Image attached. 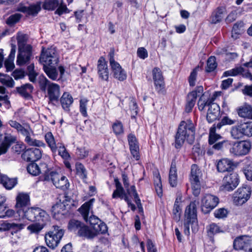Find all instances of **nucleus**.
<instances>
[{"label":"nucleus","instance_id":"1","mask_svg":"<svg viewBox=\"0 0 252 252\" xmlns=\"http://www.w3.org/2000/svg\"><path fill=\"white\" fill-rule=\"evenodd\" d=\"M39 62L43 65V70L48 77L53 80L58 79L57 65L59 63V55L54 47L42 49Z\"/></svg>","mask_w":252,"mask_h":252},{"label":"nucleus","instance_id":"2","mask_svg":"<svg viewBox=\"0 0 252 252\" xmlns=\"http://www.w3.org/2000/svg\"><path fill=\"white\" fill-rule=\"evenodd\" d=\"M194 138L195 127L194 124L190 120L182 121L175 136V148L176 149L180 148L185 140L191 144Z\"/></svg>","mask_w":252,"mask_h":252},{"label":"nucleus","instance_id":"3","mask_svg":"<svg viewBox=\"0 0 252 252\" xmlns=\"http://www.w3.org/2000/svg\"><path fill=\"white\" fill-rule=\"evenodd\" d=\"M190 225L192 232L196 233L198 230V225L196 215V205L195 201L190 202L185 210L184 232L187 236H189L190 234Z\"/></svg>","mask_w":252,"mask_h":252},{"label":"nucleus","instance_id":"4","mask_svg":"<svg viewBox=\"0 0 252 252\" xmlns=\"http://www.w3.org/2000/svg\"><path fill=\"white\" fill-rule=\"evenodd\" d=\"M20 219H26L31 221H49L50 217L45 211L37 207H27L18 214Z\"/></svg>","mask_w":252,"mask_h":252},{"label":"nucleus","instance_id":"5","mask_svg":"<svg viewBox=\"0 0 252 252\" xmlns=\"http://www.w3.org/2000/svg\"><path fill=\"white\" fill-rule=\"evenodd\" d=\"M54 229L45 234V240L46 245L52 249H54L59 244L64 234L63 229L57 225H54Z\"/></svg>","mask_w":252,"mask_h":252},{"label":"nucleus","instance_id":"6","mask_svg":"<svg viewBox=\"0 0 252 252\" xmlns=\"http://www.w3.org/2000/svg\"><path fill=\"white\" fill-rule=\"evenodd\" d=\"M252 187L248 185H243L233 194V201L236 205H242L250 198Z\"/></svg>","mask_w":252,"mask_h":252},{"label":"nucleus","instance_id":"7","mask_svg":"<svg viewBox=\"0 0 252 252\" xmlns=\"http://www.w3.org/2000/svg\"><path fill=\"white\" fill-rule=\"evenodd\" d=\"M45 181H51L57 188L62 189H66L69 186L66 177L50 170L48 175H45Z\"/></svg>","mask_w":252,"mask_h":252},{"label":"nucleus","instance_id":"8","mask_svg":"<svg viewBox=\"0 0 252 252\" xmlns=\"http://www.w3.org/2000/svg\"><path fill=\"white\" fill-rule=\"evenodd\" d=\"M239 183L238 175L235 172H232L223 177L220 189L223 191H232L237 188Z\"/></svg>","mask_w":252,"mask_h":252},{"label":"nucleus","instance_id":"9","mask_svg":"<svg viewBox=\"0 0 252 252\" xmlns=\"http://www.w3.org/2000/svg\"><path fill=\"white\" fill-rule=\"evenodd\" d=\"M109 60L114 78L120 81L126 80L127 75L120 64L114 60V50H111L109 55Z\"/></svg>","mask_w":252,"mask_h":252},{"label":"nucleus","instance_id":"10","mask_svg":"<svg viewBox=\"0 0 252 252\" xmlns=\"http://www.w3.org/2000/svg\"><path fill=\"white\" fill-rule=\"evenodd\" d=\"M251 149V143L248 140L235 142L229 149L230 153L236 156H243L247 155Z\"/></svg>","mask_w":252,"mask_h":252},{"label":"nucleus","instance_id":"11","mask_svg":"<svg viewBox=\"0 0 252 252\" xmlns=\"http://www.w3.org/2000/svg\"><path fill=\"white\" fill-rule=\"evenodd\" d=\"M217 95L218 93L215 92L211 97L208 99L209 107L207 111L206 119L209 123H212L216 120L220 116V106L218 104L214 102Z\"/></svg>","mask_w":252,"mask_h":252},{"label":"nucleus","instance_id":"12","mask_svg":"<svg viewBox=\"0 0 252 252\" xmlns=\"http://www.w3.org/2000/svg\"><path fill=\"white\" fill-rule=\"evenodd\" d=\"M219 198L211 194H206L201 200V209L204 214L209 213L219 204Z\"/></svg>","mask_w":252,"mask_h":252},{"label":"nucleus","instance_id":"13","mask_svg":"<svg viewBox=\"0 0 252 252\" xmlns=\"http://www.w3.org/2000/svg\"><path fill=\"white\" fill-rule=\"evenodd\" d=\"M252 238L249 236H243L236 238L233 242V247L237 250H244L252 252Z\"/></svg>","mask_w":252,"mask_h":252},{"label":"nucleus","instance_id":"14","mask_svg":"<svg viewBox=\"0 0 252 252\" xmlns=\"http://www.w3.org/2000/svg\"><path fill=\"white\" fill-rule=\"evenodd\" d=\"M27 169L28 172L33 176H37L39 174H41V178L44 181H45V175H48L50 171L47 164L45 163H40L39 165H37L36 163L32 162L29 164Z\"/></svg>","mask_w":252,"mask_h":252},{"label":"nucleus","instance_id":"15","mask_svg":"<svg viewBox=\"0 0 252 252\" xmlns=\"http://www.w3.org/2000/svg\"><path fill=\"white\" fill-rule=\"evenodd\" d=\"M152 76L156 89L159 92L164 89L165 84L164 77L161 69L158 67H155L152 70Z\"/></svg>","mask_w":252,"mask_h":252},{"label":"nucleus","instance_id":"16","mask_svg":"<svg viewBox=\"0 0 252 252\" xmlns=\"http://www.w3.org/2000/svg\"><path fill=\"white\" fill-rule=\"evenodd\" d=\"M127 140L130 153L133 158L138 160L140 158L139 146L136 136L132 133L127 135Z\"/></svg>","mask_w":252,"mask_h":252},{"label":"nucleus","instance_id":"17","mask_svg":"<svg viewBox=\"0 0 252 252\" xmlns=\"http://www.w3.org/2000/svg\"><path fill=\"white\" fill-rule=\"evenodd\" d=\"M30 197L28 194L24 193H19L16 197L15 209L17 214L20 211L24 210L30 204Z\"/></svg>","mask_w":252,"mask_h":252},{"label":"nucleus","instance_id":"18","mask_svg":"<svg viewBox=\"0 0 252 252\" xmlns=\"http://www.w3.org/2000/svg\"><path fill=\"white\" fill-rule=\"evenodd\" d=\"M97 73L99 77L104 81H108L109 78V70L105 59L101 57L97 61Z\"/></svg>","mask_w":252,"mask_h":252},{"label":"nucleus","instance_id":"19","mask_svg":"<svg viewBox=\"0 0 252 252\" xmlns=\"http://www.w3.org/2000/svg\"><path fill=\"white\" fill-rule=\"evenodd\" d=\"M65 203L64 201L62 202L60 200L52 206V212L56 219L60 220L64 218V215L66 213Z\"/></svg>","mask_w":252,"mask_h":252},{"label":"nucleus","instance_id":"20","mask_svg":"<svg viewBox=\"0 0 252 252\" xmlns=\"http://www.w3.org/2000/svg\"><path fill=\"white\" fill-rule=\"evenodd\" d=\"M41 5V2L40 1L31 4L29 6L20 5L18 8V10L29 15L34 16L40 11Z\"/></svg>","mask_w":252,"mask_h":252},{"label":"nucleus","instance_id":"21","mask_svg":"<svg viewBox=\"0 0 252 252\" xmlns=\"http://www.w3.org/2000/svg\"><path fill=\"white\" fill-rule=\"evenodd\" d=\"M32 49L18 50L16 63L19 65H23L29 63L32 57Z\"/></svg>","mask_w":252,"mask_h":252},{"label":"nucleus","instance_id":"22","mask_svg":"<svg viewBox=\"0 0 252 252\" xmlns=\"http://www.w3.org/2000/svg\"><path fill=\"white\" fill-rule=\"evenodd\" d=\"M42 156L41 151L38 148H29L27 149L23 154L25 160L34 161L39 159Z\"/></svg>","mask_w":252,"mask_h":252},{"label":"nucleus","instance_id":"23","mask_svg":"<svg viewBox=\"0 0 252 252\" xmlns=\"http://www.w3.org/2000/svg\"><path fill=\"white\" fill-rule=\"evenodd\" d=\"M15 136L10 134H5L2 143L0 146V155L5 154L11 144L16 142Z\"/></svg>","mask_w":252,"mask_h":252},{"label":"nucleus","instance_id":"24","mask_svg":"<svg viewBox=\"0 0 252 252\" xmlns=\"http://www.w3.org/2000/svg\"><path fill=\"white\" fill-rule=\"evenodd\" d=\"M16 49V45L12 44L10 53L4 62V66L6 68L7 71H11L15 67L14 60L15 56Z\"/></svg>","mask_w":252,"mask_h":252},{"label":"nucleus","instance_id":"25","mask_svg":"<svg viewBox=\"0 0 252 252\" xmlns=\"http://www.w3.org/2000/svg\"><path fill=\"white\" fill-rule=\"evenodd\" d=\"M49 98L51 101H57L60 95V86L57 84L51 83L47 89Z\"/></svg>","mask_w":252,"mask_h":252},{"label":"nucleus","instance_id":"26","mask_svg":"<svg viewBox=\"0 0 252 252\" xmlns=\"http://www.w3.org/2000/svg\"><path fill=\"white\" fill-rule=\"evenodd\" d=\"M94 201V198H92L79 208L78 211L81 214L84 220H87V217L89 216L90 213H92L93 205Z\"/></svg>","mask_w":252,"mask_h":252},{"label":"nucleus","instance_id":"27","mask_svg":"<svg viewBox=\"0 0 252 252\" xmlns=\"http://www.w3.org/2000/svg\"><path fill=\"white\" fill-rule=\"evenodd\" d=\"M232 162L227 158L220 160L217 164V168L219 172H225L230 171L232 169Z\"/></svg>","mask_w":252,"mask_h":252},{"label":"nucleus","instance_id":"28","mask_svg":"<svg viewBox=\"0 0 252 252\" xmlns=\"http://www.w3.org/2000/svg\"><path fill=\"white\" fill-rule=\"evenodd\" d=\"M225 9L223 7H218L214 11L210 18L211 23L216 24L220 23L224 17Z\"/></svg>","mask_w":252,"mask_h":252},{"label":"nucleus","instance_id":"29","mask_svg":"<svg viewBox=\"0 0 252 252\" xmlns=\"http://www.w3.org/2000/svg\"><path fill=\"white\" fill-rule=\"evenodd\" d=\"M217 128V127L216 126V124H214L210 128L208 139V143L210 145L215 144L222 139L221 136L216 133V131Z\"/></svg>","mask_w":252,"mask_h":252},{"label":"nucleus","instance_id":"30","mask_svg":"<svg viewBox=\"0 0 252 252\" xmlns=\"http://www.w3.org/2000/svg\"><path fill=\"white\" fill-rule=\"evenodd\" d=\"M78 234L80 236L84 237L88 239H92L95 236V232L94 229L84 224H83L80 229H79Z\"/></svg>","mask_w":252,"mask_h":252},{"label":"nucleus","instance_id":"31","mask_svg":"<svg viewBox=\"0 0 252 252\" xmlns=\"http://www.w3.org/2000/svg\"><path fill=\"white\" fill-rule=\"evenodd\" d=\"M0 182L3 187L7 189H12L16 184L17 180L15 178H9L7 176L0 174Z\"/></svg>","mask_w":252,"mask_h":252},{"label":"nucleus","instance_id":"32","mask_svg":"<svg viewBox=\"0 0 252 252\" xmlns=\"http://www.w3.org/2000/svg\"><path fill=\"white\" fill-rule=\"evenodd\" d=\"M28 37L24 34H18L17 36L18 50L32 49L31 45L27 44Z\"/></svg>","mask_w":252,"mask_h":252},{"label":"nucleus","instance_id":"33","mask_svg":"<svg viewBox=\"0 0 252 252\" xmlns=\"http://www.w3.org/2000/svg\"><path fill=\"white\" fill-rule=\"evenodd\" d=\"M33 89V86L30 84H26L16 88L19 94L26 98H29L31 97V93L32 92Z\"/></svg>","mask_w":252,"mask_h":252},{"label":"nucleus","instance_id":"34","mask_svg":"<svg viewBox=\"0 0 252 252\" xmlns=\"http://www.w3.org/2000/svg\"><path fill=\"white\" fill-rule=\"evenodd\" d=\"M237 113L240 117L252 119V107L250 105L246 104L239 107Z\"/></svg>","mask_w":252,"mask_h":252},{"label":"nucleus","instance_id":"35","mask_svg":"<svg viewBox=\"0 0 252 252\" xmlns=\"http://www.w3.org/2000/svg\"><path fill=\"white\" fill-rule=\"evenodd\" d=\"M169 182L171 187H176L177 185V173L175 163L172 162L169 173Z\"/></svg>","mask_w":252,"mask_h":252},{"label":"nucleus","instance_id":"36","mask_svg":"<svg viewBox=\"0 0 252 252\" xmlns=\"http://www.w3.org/2000/svg\"><path fill=\"white\" fill-rule=\"evenodd\" d=\"M61 103L62 107L65 111L69 110V107L73 101L72 96L67 93H64L61 98Z\"/></svg>","mask_w":252,"mask_h":252},{"label":"nucleus","instance_id":"37","mask_svg":"<svg viewBox=\"0 0 252 252\" xmlns=\"http://www.w3.org/2000/svg\"><path fill=\"white\" fill-rule=\"evenodd\" d=\"M45 140L48 146L50 148L51 151L55 153L58 149V146L56 144L54 136L51 132H48L44 136Z\"/></svg>","mask_w":252,"mask_h":252},{"label":"nucleus","instance_id":"38","mask_svg":"<svg viewBox=\"0 0 252 252\" xmlns=\"http://www.w3.org/2000/svg\"><path fill=\"white\" fill-rule=\"evenodd\" d=\"M202 176L201 171L196 164H193L191 167L190 181H200Z\"/></svg>","mask_w":252,"mask_h":252},{"label":"nucleus","instance_id":"39","mask_svg":"<svg viewBox=\"0 0 252 252\" xmlns=\"http://www.w3.org/2000/svg\"><path fill=\"white\" fill-rule=\"evenodd\" d=\"M241 128V124L233 126L231 128L230 134L233 139H239L243 137L244 134Z\"/></svg>","mask_w":252,"mask_h":252},{"label":"nucleus","instance_id":"40","mask_svg":"<svg viewBox=\"0 0 252 252\" xmlns=\"http://www.w3.org/2000/svg\"><path fill=\"white\" fill-rule=\"evenodd\" d=\"M32 135H30L25 138V142L30 146L45 147V144L42 141L35 139L32 137Z\"/></svg>","mask_w":252,"mask_h":252},{"label":"nucleus","instance_id":"41","mask_svg":"<svg viewBox=\"0 0 252 252\" xmlns=\"http://www.w3.org/2000/svg\"><path fill=\"white\" fill-rule=\"evenodd\" d=\"M237 123V120L231 119L228 116H224L222 118L220 122L216 124L217 129H220L221 127L225 125H233Z\"/></svg>","mask_w":252,"mask_h":252},{"label":"nucleus","instance_id":"42","mask_svg":"<svg viewBox=\"0 0 252 252\" xmlns=\"http://www.w3.org/2000/svg\"><path fill=\"white\" fill-rule=\"evenodd\" d=\"M37 223L32 224L28 226V229L32 233H38L48 221H37Z\"/></svg>","mask_w":252,"mask_h":252},{"label":"nucleus","instance_id":"43","mask_svg":"<svg viewBox=\"0 0 252 252\" xmlns=\"http://www.w3.org/2000/svg\"><path fill=\"white\" fill-rule=\"evenodd\" d=\"M243 23L240 22L235 23L232 30V37L235 39L237 38L238 35L243 31Z\"/></svg>","mask_w":252,"mask_h":252},{"label":"nucleus","instance_id":"44","mask_svg":"<svg viewBox=\"0 0 252 252\" xmlns=\"http://www.w3.org/2000/svg\"><path fill=\"white\" fill-rule=\"evenodd\" d=\"M59 5L58 0H45L42 7L43 8L48 10H53L57 7Z\"/></svg>","mask_w":252,"mask_h":252},{"label":"nucleus","instance_id":"45","mask_svg":"<svg viewBox=\"0 0 252 252\" xmlns=\"http://www.w3.org/2000/svg\"><path fill=\"white\" fill-rule=\"evenodd\" d=\"M241 124V130L243 131L244 136H252V122L243 123Z\"/></svg>","mask_w":252,"mask_h":252},{"label":"nucleus","instance_id":"46","mask_svg":"<svg viewBox=\"0 0 252 252\" xmlns=\"http://www.w3.org/2000/svg\"><path fill=\"white\" fill-rule=\"evenodd\" d=\"M154 184L156 191L159 197L162 195V187L161 184V178L159 174H158L155 178Z\"/></svg>","mask_w":252,"mask_h":252},{"label":"nucleus","instance_id":"47","mask_svg":"<svg viewBox=\"0 0 252 252\" xmlns=\"http://www.w3.org/2000/svg\"><path fill=\"white\" fill-rule=\"evenodd\" d=\"M181 212V208L180 202L178 201V198L176 199L173 209V218L176 221H179L180 219V214Z\"/></svg>","mask_w":252,"mask_h":252},{"label":"nucleus","instance_id":"48","mask_svg":"<svg viewBox=\"0 0 252 252\" xmlns=\"http://www.w3.org/2000/svg\"><path fill=\"white\" fill-rule=\"evenodd\" d=\"M217 66L216 58L214 56H211L207 60V67L206 71L208 72H210L215 70Z\"/></svg>","mask_w":252,"mask_h":252},{"label":"nucleus","instance_id":"49","mask_svg":"<svg viewBox=\"0 0 252 252\" xmlns=\"http://www.w3.org/2000/svg\"><path fill=\"white\" fill-rule=\"evenodd\" d=\"M83 223H82L80 221L75 220H71L69 221L68 224V229L72 231H76L78 230L79 231V229H80V228L82 226Z\"/></svg>","mask_w":252,"mask_h":252},{"label":"nucleus","instance_id":"50","mask_svg":"<svg viewBox=\"0 0 252 252\" xmlns=\"http://www.w3.org/2000/svg\"><path fill=\"white\" fill-rule=\"evenodd\" d=\"M51 83L44 76L41 75L38 78V84L40 89L42 91H45L46 89L49 88Z\"/></svg>","mask_w":252,"mask_h":252},{"label":"nucleus","instance_id":"51","mask_svg":"<svg viewBox=\"0 0 252 252\" xmlns=\"http://www.w3.org/2000/svg\"><path fill=\"white\" fill-rule=\"evenodd\" d=\"M244 71V69L241 66L236 67L232 69L225 71L223 76L227 77L229 76H236L242 73Z\"/></svg>","mask_w":252,"mask_h":252},{"label":"nucleus","instance_id":"52","mask_svg":"<svg viewBox=\"0 0 252 252\" xmlns=\"http://www.w3.org/2000/svg\"><path fill=\"white\" fill-rule=\"evenodd\" d=\"M112 129L116 135H119L124 133L123 125L120 121H117L113 124Z\"/></svg>","mask_w":252,"mask_h":252},{"label":"nucleus","instance_id":"53","mask_svg":"<svg viewBox=\"0 0 252 252\" xmlns=\"http://www.w3.org/2000/svg\"><path fill=\"white\" fill-rule=\"evenodd\" d=\"M193 194L198 196L201 190L200 181H190Z\"/></svg>","mask_w":252,"mask_h":252},{"label":"nucleus","instance_id":"54","mask_svg":"<svg viewBox=\"0 0 252 252\" xmlns=\"http://www.w3.org/2000/svg\"><path fill=\"white\" fill-rule=\"evenodd\" d=\"M17 132L25 138L28 135H33V131L29 125L22 126L21 128H20Z\"/></svg>","mask_w":252,"mask_h":252},{"label":"nucleus","instance_id":"55","mask_svg":"<svg viewBox=\"0 0 252 252\" xmlns=\"http://www.w3.org/2000/svg\"><path fill=\"white\" fill-rule=\"evenodd\" d=\"M77 174L82 179L87 178V171L84 165L80 163H77L75 165Z\"/></svg>","mask_w":252,"mask_h":252},{"label":"nucleus","instance_id":"56","mask_svg":"<svg viewBox=\"0 0 252 252\" xmlns=\"http://www.w3.org/2000/svg\"><path fill=\"white\" fill-rule=\"evenodd\" d=\"M1 225L3 226V229H5V228H7L8 229H15L16 231L20 230L22 229L24 227V225L22 223L17 224V223H6H6H1Z\"/></svg>","mask_w":252,"mask_h":252},{"label":"nucleus","instance_id":"57","mask_svg":"<svg viewBox=\"0 0 252 252\" xmlns=\"http://www.w3.org/2000/svg\"><path fill=\"white\" fill-rule=\"evenodd\" d=\"M207 229L208 235L210 236L220 232V227L214 223L210 224Z\"/></svg>","mask_w":252,"mask_h":252},{"label":"nucleus","instance_id":"58","mask_svg":"<svg viewBox=\"0 0 252 252\" xmlns=\"http://www.w3.org/2000/svg\"><path fill=\"white\" fill-rule=\"evenodd\" d=\"M58 146V154L64 159L67 160L70 158V156L65 147L62 144Z\"/></svg>","mask_w":252,"mask_h":252},{"label":"nucleus","instance_id":"59","mask_svg":"<svg viewBox=\"0 0 252 252\" xmlns=\"http://www.w3.org/2000/svg\"><path fill=\"white\" fill-rule=\"evenodd\" d=\"M229 142L228 140H222L219 141L212 145V148L217 151L222 150L224 147H226Z\"/></svg>","mask_w":252,"mask_h":252},{"label":"nucleus","instance_id":"60","mask_svg":"<svg viewBox=\"0 0 252 252\" xmlns=\"http://www.w3.org/2000/svg\"><path fill=\"white\" fill-rule=\"evenodd\" d=\"M86 222H88L92 226L93 228L94 229V227H96L98 222L100 221V220L96 216L91 215L89 217H87V220H85Z\"/></svg>","mask_w":252,"mask_h":252},{"label":"nucleus","instance_id":"61","mask_svg":"<svg viewBox=\"0 0 252 252\" xmlns=\"http://www.w3.org/2000/svg\"><path fill=\"white\" fill-rule=\"evenodd\" d=\"M21 17V14L18 13L12 15L7 19L6 23L9 26H12L18 22L20 19Z\"/></svg>","mask_w":252,"mask_h":252},{"label":"nucleus","instance_id":"62","mask_svg":"<svg viewBox=\"0 0 252 252\" xmlns=\"http://www.w3.org/2000/svg\"><path fill=\"white\" fill-rule=\"evenodd\" d=\"M94 232H95V236L98 233L104 234L107 231V225L103 222H101L98 224L96 227H94Z\"/></svg>","mask_w":252,"mask_h":252},{"label":"nucleus","instance_id":"63","mask_svg":"<svg viewBox=\"0 0 252 252\" xmlns=\"http://www.w3.org/2000/svg\"><path fill=\"white\" fill-rule=\"evenodd\" d=\"M88 100L86 99H81L80 101V111L84 117L87 116V105Z\"/></svg>","mask_w":252,"mask_h":252},{"label":"nucleus","instance_id":"64","mask_svg":"<svg viewBox=\"0 0 252 252\" xmlns=\"http://www.w3.org/2000/svg\"><path fill=\"white\" fill-rule=\"evenodd\" d=\"M244 174L248 180H252V162L246 167L244 170Z\"/></svg>","mask_w":252,"mask_h":252}]
</instances>
